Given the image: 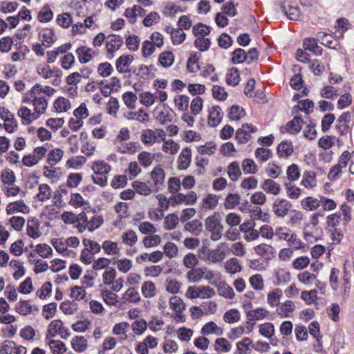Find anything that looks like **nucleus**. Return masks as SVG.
<instances>
[{"label":"nucleus","mask_w":354,"mask_h":354,"mask_svg":"<svg viewBox=\"0 0 354 354\" xmlns=\"http://www.w3.org/2000/svg\"><path fill=\"white\" fill-rule=\"evenodd\" d=\"M56 89L50 86H43L41 84L37 83L27 92L26 96L23 97V103H31L33 111L39 118L44 114L48 106V101L46 97L41 94H44L47 97H52L56 93Z\"/></svg>","instance_id":"f257e3e1"},{"label":"nucleus","mask_w":354,"mask_h":354,"mask_svg":"<svg viewBox=\"0 0 354 354\" xmlns=\"http://www.w3.org/2000/svg\"><path fill=\"white\" fill-rule=\"evenodd\" d=\"M91 169L93 172L92 179L94 183L105 187L108 183V176L111 170V166L104 160H98L91 163Z\"/></svg>","instance_id":"f03ea898"},{"label":"nucleus","mask_w":354,"mask_h":354,"mask_svg":"<svg viewBox=\"0 0 354 354\" xmlns=\"http://www.w3.org/2000/svg\"><path fill=\"white\" fill-rule=\"evenodd\" d=\"M57 335H59L64 339H66L71 335L69 329L64 326L61 319H54L47 326L46 339H52Z\"/></svg>","instance_id":"7ed1b4c3"},{"label":"nucleus","mask_w":354,"mask_h":354,"mask_svg":"<svg viewBox=\"0 0 354 354\" xmlns=\"http://www.w3.org/2000/svg\"><path fill=\"white\" fill-rule=\"evenodd\" d=\"M297 279L298 281L305 287L309 288L312 286H315L322 293L324 292V285L318 279L316 274L314 273L304 270L299 272L297 274Z\"/></svg>","instance_id":"20e7f679"},{"label":"nucleus","mask_w":354,"mask_h":354,"mask_svg":"<svg viewBox=\"0 0 354 354\" xmlns=\"http://www.w3.org/2000/svg\"><path fill=\"white\" fill-rule=\"evenodd\" d=\"M37 74L45 80H48L52 77L56 79L53 82V85H57L62 75V71L57 67L51 68L48 64L41 63L36 66Z\"/></svg>","instance_id":"39448f33"},{"label":"nucleus","mask_w":354,"mask_h":354,"mask_svg":"<svg viewBox=\"0 0 354 354\" xmlns=\"http://www.w3.org/2000/svg\"><path fill=\"white\" fill-rule=\"evenodd\" d=\"M166 136L164 130L161 129H145L140 136L141 142L145 145L152 146L156 142H160V139H162Z\"/></svg>","instance_id":"423d86ee"},{"label":"nucleus","mask_w":354,"mask_h":354,"mask_svg":"<svg viewBox=\"0 0 354 354\" xmlns=\"http://www.w3.org/2000/svg\"><path fill=\"white\" fill-rule=\"evenodd\" d=\"M219 201V196L213 193H209L201 199L198 205V209L200 212L213 211L218 207Z\"/></svg>","instance_id":"0eeeda50"},{"label":"nucleus","mask_w":354,"mask_h":354,"mask_svg":"<svg viewBox=\"0 0 354 354\" xmlns=\"http://www.w3.org/2000/svg\"><path fill=\"white\" fill-rule=\"evenodd\" d=\"M170 308L174 312V319L177 322H184L185 321L183 311L185 310V304L183 300L178 296H172L169 301Z\"/></svg>","instance_id":"6e6552de"},{"label":"nucleus","mask_w":354,"mask_h":354,"mask_svg":"<svg viewBox=\"0 0 354 354\" xmlns=\"http://www.w3.org/2000/svg\"><path fill=\"white\" fill-rule=\"evenodd\" d=\"M198 196L194 191H189L187 194L177 193L171 196L172 206L185 204V205H194L196 203Z\"/></svg>","instance_id":"1a4fd4ad"},{"label":"nucleus","mask_w":354,"mask_h":354,"mask_svg":"<svg viewBox=\"0 0 354 354\" xmlns=\"http://www.w3.org/2000/svg\"><path fill=\"white\" fill-rule=\"evenodd\" d=\"M158 339L152 335L147 336L137 344L135 351L137 354H149V350L156 348L158 345Z\"/></svg>","instance_id":"9d476101"},{"label":"nucleus","mask_w":354,"mask_h":354,"mask_svg":"<svg viewBox=\"0 0 354 354\" xmlns=\"http://www.w3.org/2000/svg\"><path fill=\"white\" fill-rule=\"evenodd\" d=\"M291 207L292 203L289 201L278 198L273 202L272 209L277 217L283 218L288 214Z\"/></svg>","instance_id":"9b49d317"},{"label":"nucleus","mask_w":354,"mask_h":354,"mask_svg":"<svg viewBox=\"0 0 354 354\" xmlns=\"http://www.w3.org/2000/svg\"><path fill=\"white\" fill-rule=\"evenodd\" d=\"M155 119L162 124L171 122L173 120V111L165 105L157 106L153 111Z\"/></svg>","instance_id":"f8f14e48"},{"label":"nucleus","mask_w":354,"mask_h":354,"mask_svg":"<svg viewBox=\"0 0 354 354\" xmlns=\"http://www.w3.org/2000/svg\"><path fill=\"white\" fill-rule=\"evenodd\" d=\"M290 270L285 267H278L273 271V283L274 286L286 284L291 281Z\"/></svg>","instance_id":"ddd939ff"},{"label":"nucleus","mask_w":354,"mask_h":354,"mask_svg":"<svg viewBox=\"0 0 354 354\" xmlns=\"http://www.w3.org/2000/svg\"><path fill=\"white\" fill-rule=\"evenodd\" d=\"M30 210L29 206L23 200L10 202L6 207V212L8 215H13L18 213L28 214Z\"/></svg>","instance_id":"4468645a"},{"label":"nucleus","mask_w":354,"mask_h":354,"mask_svg":"<svg viewBox=\"0 0 354 354\" xmlns=\"http://www.w3.org/2000/svg\"><path fill=\"white\" fill-rule=\"evenodd\" d=\"M257 128L251 124H244L242 127L237 129L235 135V138L240 144L247 143L250 138L251 133H254Z\"/></svg>","instance_id":"2eb2a0df"},{"label":"nucleus","mask_w":354,"mask_h":354,"mask_svg":"<svg viewBox=\"0 0 354 354\" xmlns=\"http://www.w3.org/2000/svg\"><path fill=\"white\" fill-rule=\"evenodd\" d=\"M81 152L87 157H91L95 154L97 144L95 141L88 138L86 133H80Z\"/></svg>","instance_id":"dca6fc26"},{"label":"nucleus","mask_w":354,"mask_h":354,"mask_svg":"<svg viewBox=\"0 0 354 354\" xmlns=\"http://www.w3.org/2000/svg\"><path fill=\"white\" fill-rule=\"evenodd\" d=\"M26 348L10 340L4 341L0 346L1 354H26Z\"/></svg>","instance_id":"f3484780"},{"label":"nucleus","mask_w":354,"mask_h":354,"mask_svg":"<svg viewBox=\"0 0 354 354\" xmlns=\"http://www.w3.org/2000/svg\"><path fill=\"white\" fill-rule=\"evenodd\" d=\"M17 114L24 125H30L39 118L33 110L26 106H21L17 110Z\"/></svg>","instance_id":"a211bd4d"},{"label":"nucleus","mask_w":354,"mask_h":354,"mask_svg":"<svg viewBox=\"0 0 354 354\" xmlns=\"http://www.w3.org/2000/svg\"><path fill=\"white\" fill-rule=\"evenodd\" d=\"M121 81L117 77H112L106 82H101L100 91L105 97L109 96L112 93L117 92L121 88Z\"/></svg>","instance_id":"6ab92c4d"},{"label":"nucleus","mask_w":354,"mask_h":354,"mask_svg":"<svg viewBox=\"0 0 354 354\" xmlns=\"http://www.w3.org/2000/svg\"><path fill=\"white\" fill-rule=\"evenodd\" d=\"M227 247L225 243H220L215 249L211 250L208 261L211 263H220L227 256Z\"/></svg>","instance_id":"aec40b11"},{"label":"nucleus","mask_w":354,"mask_h":354,"mask_svg":"<svg viewBox=\"0 0 354 354\" xmlns=\"http://www.w3.org/2000/svg\"><path fill=\"white\" fill-rule=\"evenodd\" d=\"M151 178L156 191L160 189L165 183V171L160 165L154 167L151 171Z\"/></svg>","instance_id":"412c9836"},{"label":"nucleus","mask_w":354,"mask_h":354,"mask_svg":"<svg viewBox=\"0 0 354 354\" xmlns=\"http://www.w3.org/2000/svg\"><path fill=\"white\" fill-rule=\"evenodd\" d=\"M55 165H46L42 169L43 176L48 180L51 184L58 183L62 177V174L60 171L59 168L54 167Z\"/></svg>","instance_id":"4be33fe9"},{"label":"nucleus","mask_w":354,"mask_h":354,"mask_svg":"<svg viewBox=\"0 0 354 354\" xmlns=\"http://www.w3.org/2000/svg\"><path fill=\"white\" fill-rule=\"evenodd\" d=\"M52 189L46 183H41L38 185L37 192L34 198L36 201L45 203L48 201L52 196Z\"/></svg>","instance_id":"5701e85b"},{"label":"nucleus","mask_w":354,"mask_h":354,"mask_svg":"<svg viewBox=\"0 0 354 354\" xmlns=\"http://www.w3.org/2000/svg\"><path fill=\"white\" fill-rule=\"evenodd\" d=\"M39 38L46 47H50L56 41L55 31L50 28H43L39 32Z\"/></svg>","instance_id":"b1692460"},{"label":"nucleus","mask_w":354,"mask_h":354,"mask_svg":"<svg viewBox=\"0 0 354 354\" xmlns=\"http://www.w3.org/2000/svg\"><path fill=\"white\" fill-rule=\"evenodd\" d=\"M75 53L79 62L82 64L89 62L96 55L93 49L86 46H82L77 48Z\"/></svg>","instance_id":"393cba45"},{"label":"nucleus","mask_w":354,"mask_h":354,"mask_svg":"<svg viewBox=\"0 0 354 354\" xmlns=\"http://www.w3.org/2000/svg\"><path fill=\"white\" fill-rule=\"evenodd\" d=\"M255 254L265 259H272L275 253L274 248L269 244L261 243L253 248Z\"/></svg>","instance_id":"a878e982"},{"label":"nucleus","mask_w":354,"mask_h":354,"mask_svg":"<svg viewBox=\"0 0 354 354\" xmlns=\"http://www.w3.org/2000/svg\"><path fill=\"white\" fill-rule=\"evenodd\" d=\"M223 118V112L218 106H212L208 109V124L211 127L218 126Z\"/></svg>","instance_id":"bb28decb"},{"label":"nucleus","mask_w":354,"mask_h":354,"mask_svg":"<svg viewBox=\"0 0 354 354\" xmlns=\"http://www.w3.org/2000/svg\"><path fill=\"white\" fill-rule=\"evenodd\" d=\"M295 308L296 306L292 301L286 300L278 306L276 312L281 317L286 318L290 317Z\"/></svg>","instance_id":"cd10ccee"},{"label":"nucleus","mask_w":354,"mask_h":354,"mask_svg":"<svg viewBox=\"0 0 354 354\" xmlns=\"http://www.w3.org/2000/svg\"><path fill=\"white\" fill-rule=\"evenodd\" d=\"M71 346L75 353H83L88 347V339L84 336H74L71 339Z\"/></svg>","instance_id":"c85d7f7f"},{"label":"nucleus","mask_w":354,"mask_h":354,"mask_svg":"<svg viewBox=\"0 0 354 354\" xmlns=\"http://www.w3.org/2000/svg\"><path fill=\"white\" fill-rule=\"evenodd\" d=\"M53 108L57 113H63L71 110L72 106L68 99L60 96L54 100Z\"/></svg>","instance_id":"c756f323"},{"label":"nucleus","mask_w":354,"mask_h":354,"mask_svg":"<svg viewBox=\"0 0 354 354\" xmlns=\"http://www.w3.org/2000/svg\"><path fill=\"white\" fill-rule=\"evenodd\" d=\"M123 43L120 36L112 35L109 36L106 41V50L109 54H113L118 51L122 46Z\"/></svg>","instance_id":"7c9ffc66"},{"label":"nucleus","mask_w":354,"mask_h":354,"mask_svg":"<svg viewBox=\"0 0 354 354\" xmlns=\"http://www.w3.org/2000/svg\"><path fill=\"white\" fill-rule=\"evenodd\" d=\"M192 160V150L185 147L181 151L178 158V167L180 169H186L190 165Z\"/></svg>","instance_id":"2f4dec72"},{"label":"nucleus","mask_w":354,"mask_h":354,"mask_svg":"<svg viewBox=\"0 0 354 354\" xmlns=\"http://www.w3.org/2000/svg\"><path fill=\"white\" fill-rule=\"evenodd\" d=\"M224 269L228 274H236L242 271V266L238 259L232 257L225 262Z\"/></svg>","instance_id":"473e14b6"},{"label":"nucleus","mask_w":354,"mask_h":354,"mask_svg":"<svg viewBox=\"0 0 354 354\" xmlns=\"http://www.w3.org/2000/svg\"><path fill=\"white\" fill-rule=\"evenodd\" d=\"M223 332V328L212 321L206 323L201 328V333L203 335H215L221 336Z\"/></svg>","instance_id":"72a5a7b5"},{"label":"nucleus","mask_w":354,"mask_h":354,"mask_svg":"<svg viewBox=\"0 0 354 354\" xmlns=\"http://www.w3.org/2000/svg\"><path fill=\"white\" fill-rule=\"evenodd\" d=\"M283 296L282 290L274 288L267 294V304L270 308H276L281 304L280 300Z\"/></svg>","instance_id":"f704fd0d"},{"label":"nucleus","mask_w":354,"mask_h":354,"mask_svg":"<svg viewBox=\"0 0 354 354\" xmlns=\"http://www.w3.org/2000/svg\"><path fill=\"white\" fill-rule=\"evenodd\" d=\"M162 142L161 149L162 151L169 155H175L180 149L179 145L171 139H166L165 136L160 139Z\"/></svg>","instance_id":"c9c22d12"},{"label":"nucleus","mask_w":354,"mask_h":354,"mask_svg":"<svg viewBox=\"0 0 354 354\" xmlns=\"http://www.w3.org/2000/svg\"><path fill=\"white\" fill-rule=\"evenodd\" d=\"M133 60V56L131 55H122L115 63L116 69L119 73H124L129 71V67Z\"/></svg>","instance_id":"e433bc0d"},{"label":"nucleus","mask_w":354,"mask_h":354,"mask_svg":"<svg viewBox=\"0 0 354 354\" xmlns=\"http://www.w3.org/2000/svg\"><path fill=\"white\" fill-rule=\"evenodd\" d=\"M205 226L207 230L214 232L222 229L220 216L218 213H214L209 216L205 221Z\"/></svg>","instance_id":"4c0bfd02"},{"label":"nucleus","mask_w":354,"mask_h":354,"mask_svg":"<svg viewBox=\"0 0 354 354\" xmlns=\"http://www.w3.org/2000/svg\"><path fill=\"white\" fill-rule=\"evenodd\" d=\"M26 233L32 239H37L41 235V232L39 230V223L37 218H32L28 220Z\"/></svg>","instance_id":"58836bf2"},{"label":"nucleus","mask_w":354,"mask_h":354,"mask_svg":"<svg viewBox=\"0 0 354 354\" xmlns=\"http://www.w3.org/2000/svg\"><path fill=\"white\" fill-rule=\"evenodd\" d=\"M129 324L126 322H122L115 324L112 329V333L117 336H120L121 341L127 339V333L129 330Z\"/></svg>","instance_id":"ea45409f"},{"label":"nucleus","mask_w":354,"mask_h":354,"mask_svg":"<svg viewBox=\"0 0 354 354\" xmlns=\"http://www.w3.org/2000/svg\"><path fill=\"white\" fill-rule=\"evenodd\" d=\"M64 155V151L62 149L53 148L47 154L46 162L50 165H56L62 160Z\"/></svg>","instance_id":"a19ab883"},{"label":"nucleus","mask_w":354,"mask_h":354,"mask_svg":"<svg viewBox=\"0 0 354 354\" xmlns=\"http://www.w3.org/2000/svg\"><path fill=\"white\" fill-rule=\"evenodd\" d=\"M102 248L106 255L118 256L120 254V248L117 242L105 240L102 243Z\"/></svg>","instance_id":"79ce46f5"},{"label":"nucleus","mask_w":354,"mask_h":354,"mask_svg":"<svg viewBox=\"0 0 354 354\" xmlns=\"http://www.w3.org/2000/svg\"><path fill=\"white\" fill-rule=\"evenodd\" d=\"M46 344L49 346L53 354H63L67 350L66 344L60 340L46 339Z\"/></svg>","instance_id":"37998d69"},{"label":"nucleus","mask_w":354,"mask_h":354,"mask_svg":"<svg viewBox=\"0 0 354 354\" xmlns=\"http://www.w3.org/2000/svg\"><path fill=\"white\" fill-rule=\"evenodd\" d=\"M261 189L267 194H270L274 196L279 194L281 189L280 185L270 178L266 179L263 181L261 185Z\"/></svg>","instance_id":"c03bdc74"},{"label":"nucleus","mask_w":354,"mask_h":354,"mask_svg":"<svg viewBox=\"0 0 354 354\" xmlns=\"http://www.w3.org/2000/svg\"><path fill=\"white\" fill-rule=\"evenodd\" d=\"M141 149L140 145L137 142H129L117 146V151L122 154H135Z\"/></svg>","instance_id":"a18cd8bd"},{"label":"nucleus","mask_w":354,"mask_h":354,"mask_svg":"<svg viewBox=\"0 0 354 354\" xmlns=\"http://www.w3.org/2000/svg\"><path fill=\"white\" fill-rule=\"evenodd\" d=\"M141 292L147 299H151L156 295L157 289L155 283L151 281H145L142 283Z\"/></svg>","instance_id":"49530a36"},{"label":"nucleus","mask_w":354,"mask_h":354,"mask_svg":"<svg viewBox=\"0 0 354 354\" xmlns=\"http://www.w3.org/2000/svg\"><path fill=\"white\" fill-rule=\"evenodd\" d=\"M301 185L306 189H313L317 185L316 174L313 171H305L302 176Z\"/></svg>","instance_id":"de8ad7c7"},{"label":"nucleus","mask_w":354,"mask_h":354,"mask_svg":"<svg viewBox=\"0 0 354 354\" xmlns=\"http://www.w3.org/2000/svg\"><path fill=\"white\" fill-rule=\"evenodd\" d=\"M132 188L134 189L135 193L144 196H148L152 193V189L146 183L136 180L131 184Z\"/></svg>","instance_id":"09e8293b"},{"label":"nucleus","mask_w":354,"mask_h":354,"mask_svg":"<svg viewBox=\"0 0 354 354\" xmlns=\"http://www.w3.org/2000/svg\"><path fill=\"white\" fill-rule=\"evenodd\" d=\"M125 301L137 304L141 301L140 293L135 287H129L122 295Z\"/></svg>","instance_id":"8fccbe9b"},{"label":"nucleus","mask_w":354,"mask_h":354,"mask_svg":"<svg viewBox=\"0 0 354 354\" xmlns=\"http://www.w3.org/2000/svg\"><path fill=\"white\" fill-rule=\"evenodd\" d=\"M10 268L12 270V276L15 280H19L25 274V269L23 263L16 259H12L9 263Z\"/></svg>","instance_id":"3c124183"},{"label":"nucleus","mask_w":354,"mask_h":354,"mask_svg":"<svg viewBox=\"0 0 354 354\" xmlns=\"http://www.w3.org/2000/svg\"><path fill=\"white\" fill-rule=\"evenodd\" d=\"M175 107L179 111H186L189 105V97L185 95H176L174 99Z\"/></svg>","instance_id":"603ef678"},{"label":"nucleus","mask_w":354,"mask_h":354,"mask_svg":"<svg viewBox=\"0 0 354 354\" xmlns=\"http://www.w3.org/2000/svg\"><path fill=\"white\" fill-rule=\"evenodd\" d=\"M214 349L219 353H228L232 349V344L226 338L218 337L214 342Z\"/></svg>","instance_id":"864d4df0"},{"label":"nucleus","mask_w":354,"mask_h":354,"mask_svg":"<svg viewBox=\"0 0 354 354\" xmlns=\"http://www.w3.org/2000/svg\"><path fill=\"white\" fill-rule=\"evenodd\" d=\"M317 39L321 41V43L323 45L328 46L330 48L337 49V46L339 45L338 42L335 40L333 35L325 32H319L317 34Z\"/></svg>","instance_id":"5fc2aeb1"},{"label":"nucleus","mask_w":354,"mask_h":354,"mask_svg":"<svg viewBox=\"0 0 354 354\" xmlns=\"http://www.w3.org/2000/svg\"><path fill=\"white\" fill-rule=\"evenodd\" d=\"M138 161L145 168L149 167L153 163L155 154L149 151H142L137 156Z\"/></svg>","instance_id":"6e6d98bb"},{"label":"nucleus","mask_w":354,"mask_h":354,"mask_svg":"<svg viewBox=\"0 0 354 354\" xmlns=\"http://www.w3.org/2000/svg\"><path fill=\"white\" fill-rule=\"evenodd\" d=\"M166 30L170 34L174 45H179L182 44L186 38L185 33L181 29H171L167 28Z\"/></svg>","instance_id":"4d7b16f0"},{"label":"nucleus","mask_w":354,"mask_h":354,"mask_svg":"<svg viewBox=\"0 0 354 354\" xmlns=\"http://www.w3.org/2000/svg\"><path fill=\"white\" fill-rule=\"evenodd\" d=\"M303 45L305 50L311 51L315 55H320L322 53V48L318 46L317 40L314 38L305 39Z\"/></svg>","instance_id":"13d9d810"},{"label":"nucleus","mask_w":354,"mask_h":354,"mask_svg":"<svg viewBox=\"0 0 354 354\" xmlns=\"http://www.w3.org/2000/svg\"><path fill=\"white\" fill-rule=\"evenodd\" d=\"M122 242L129 247H133L138 241V236L133 230H128L121 234Z\"/></svg>","instance_id":"bf43d9fd"},{"label":"nucleus","mask_w":354,"mask_h":354,"mask_svg":"<svg viewBox=\"0 0 354 354\" xmlns=\"http://www.w3.org/2000/svg\"><path fill=\"white\" fill-rule=\"evenodd\" d=\"M301 207L307 211H314L320 206V201L317 198L308 196L301 201Z\"/></svg>","instance_id":"052dcab7"},{"label":"nucleus","mask_w":354,"mask_h":354,"mask_svg":"<svg viewBox=\"0 0 354 354\" xmlns=\"http://www.w3.org/2000/svg\"><path fill=\"white\" fill-rule=\"evenodd\" d=\"M225 80L228 85L232 86L238 85L241 80L239 70L236 68H230L226 73Z\"/></svg>","instance_id":"680f3d73"},{"label":"nucleus","mask_w":354,"mask_h":354,"mask_svg":"<svg viewBox=\"0 0 354 354\" xmlns=\"http://www.w3.org/2000/svg\"><path fill=\"white\" fill-rule=\"evenodd\" d=\"M249 283L256 291H263L265 288L264 280L261 274H255L250 277Z\"/></svg>","instance_id":"e2e57ef3"},{"label":"nucleus","mask_w":354,"mask_h":354,"mask_svg":"<svg viewBox=\"0 0 354 354\" xmlns=\"http://www.w3.org/2000/svg\"><path fill=\"white\" fill-rule=\"evenodd\" d=\"M174 62V55L171 51L165 50L159 55L158 62L164 68L171 66Z\"/></svg>","instance_id":"0e129e2a"},{"label":"nucleus","mask_w":354,"mask_h":354,"mask_svg":"<svg viewBox=\"0 0 354 354\" xmlns=\"http://www.w3.org/2000/svg\"><path fill=\"white\" fill-rule=\"evenodd\" d=\"M294 151L292 144L287 140L281 142L277 148V152L280 157L287 158Z\"/></svg>","instance_id":"69168bd1"},{"label":"nucleus","mask_w":354,"mask_h":354,"mask_svg":"<svg viewBox=\"0 0 354 354\" xmlns=\"http://www.w3.org/2000/svg\"><path fill=\"white\" fill-rule=\"evenodd\" d=\"M53 16L54 14L50 7L48 5H45L40 9L37 19L41 23H47L53 19Z\"/></svg>","instance_id":"338daca9"},{"label":"nucleus","mask_w":354,"mask_h":354,"mask_svg":"<svg viewBox=\"0 0 354 354\" xmlns=\"http://www.w3.org/2000/svg\"><path fill=\"white\" fill-rule=\"evenodd\" d=\"M348 162H351L349 166L350 173L354 174V151L349 152L348 151H344L341 154V164L346 167Z\"/></svg>","instance_id":"774afa93"}]
</instances>
